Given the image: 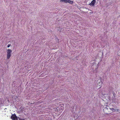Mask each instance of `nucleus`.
<instances>
[{"label": "nucleus", "mask_w": 120, "mask_h": 120, "mask_svg": "<svg viewBox=\"0 0 120 120\" xmlns=\"http://www.w3.org/2000/svg\"><path fill=\"white\" fill-rule=\"evenodd\" d=\"M113 108H110L109 106H107L103 109V110L104 112L107 114H110L113 112H115V111H113Z\"/></svg>", "instance_id": "1"}, {"label": "nucleus", "mask_w": 120, "mask_h": 120, "mask_svg": "<svg viewBox=\"0 0 120 120\" xmlns=\"http://www.w3.org/2000/svg\"><path fill=\"white\" fill-rule=\"evenodd\" d=\"M12 50H11L8 49L6 51L7 58V59H9L11 55Z\"/></svg>", "instance_id": "2"}, {"label": "nucleus", "mask_w": 120, "mask_h": 120, "mask_svg": "<svg viewBox=\"0 0 120 120\" xmlns=\"http://www.w3.org/2000/svg\"><path fill=\"white\" fill-rule=\"evenodd\" d=\"M98 84L97 85V87L100 86V87L99 88H100L101 87L102 84V83L101 82V77H100L99 78V79L98 80Z\"/></svg>", "instance_id": "3"}, {"label": "nucleus", "mask_w": 120, "mask_h": 120, "mask_svg": "<svg viewBox=\"0 0 120 120\" xmlns=\"http://www.w3.org/2000/svg\"><path fill=\"white\" fill-rule=\"evenodd\" d=\"M11 118L12 120H18V117L15 114H13L11 116Z\"/></svg>", "instance_id": "4"}, {"label": "nucleus", "mask_w": 120, "mask_h": 120, "mask_svg": "<svg viewBox=\"0 0 120 120\" xmlns=\"http://www.w3.org/2000/svg\"><path fill=\"white\" fill-rule=\"evenodd\" d=\"M63 2L66 3H68L71 4H72L73 3V1H71L69 0H65V1H64Z\"/></svg>", "instance_id": "5"}, {"label": "nucleus", "mask_w": 120, "mask_h": 120, "mask_svg": "<svg viewBox=\"0 0 120 120\" xmlns=\"http://www.w3.org/2000/svg\"><path fill=\"white\" fill-rule=\"evenodd\" d=\"M96 3V0H93L91 3L90 4V5H91L92 6H94V5Z\"/></svg>", "instance_id": "6"}, {"label": "nucleus", "mask_w": 120, "mask_h": 120, "mask_svg": "<svg viewBox=\"0 0 120 120\" xmlns=\"http://www.w3.org/2000/svg\"><path fill=\"white\" fill-rule=\"evenodd\" d=\"M19 120H25L23 118H21L20 117H18Z\"/></svg>", "instance_id": "7"}, {"label": "nucleus", "mask_w": 120, "mask_h": 120, "mask_svg": "<svg viewBox=\"0 0 120 120\" xmlns=\"http://www.w3.org/2000/svg\"><path fill=\"white\" fill-rule=\"evenodd\" d=\"M115 111L116 110L118 112V111H119L120 110L119 109H114L113 111H115Z\"/></svg>", "instance_id": "8"}, {"label": "nucleus", "mask_w": 120, "mask_h": 120, "mask_svg": "<svg viewBox=\"0 0 120 120\" xmlns=\"http://www.w3.org/2000/svg\"><path fill=\"white\" fill-rule=\"evenodd\" d=\"M11 44H8V45L7 47L8 48L10 46H11Z\"/></svg>", "instance_id": "9"}, {"label": "nucleus", "mask_w": 120, "mask_h": 120, "mask_svg": "<svg viewBox=\"0 0 120 120\" xmlns=\"http://www.w3.org/2000/svg\"><path fill=\"white\" fill-rule=\"evenodd\" d=\"M65 0H60V2H63L64 1H65Z\"/></svg>", "instance_id": "10"}, {"label": "nucleus", "mask_w": 120, "mask_h": 120, "mask_svg": "<svg viewBox=\"0 0 120 120\" xmlns=\"http://www.w3.org/2000/svg\"><path fill=\"white\" fill-rule=\"evenodd\" d=\"M115 94V93L114 92V93H113V95L114 96V97H115V96H114Z\"/></svg>", "instance_id": "11"}]
</instances>
